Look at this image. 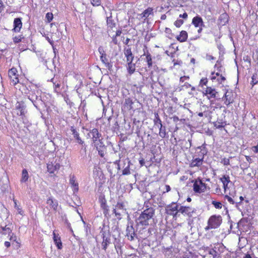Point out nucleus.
<instances>
[{"mask_svg": "<svg viewBox=\"0 0 258 258\" xmlns=\"http://www.w3.org/2000/svg\"><path fill=\"white\" fill-rule=\"evenodd\" d=\"M0 233L2 235V238L3 240H5V242H8V240L17 242L16 236H14V234L12 232L10 227L7 226L2 227L0 229Z\"/></svg>", "mask_w": 258, "mask_h": 258, "instance_id": "7ed1b4c3", "label": "nucleus"}, {"mask_svg": "<svg viewBox=\"0 0 258 258\" xmlns=\"http://www.w3.org/2000/svg\"><path fill=\"white\" fill-rule=\"evenodd\" d=\"M91 2L94 6H98L101 4L100 0H91Z\"/></svg>", "mask_w": 258, "mask_h": 258, "instance_id": "de8ad7c7", "label": "nucleus"}, {"mask_svg": "<svg viewBox=\"0 0 258 258\" xmlns=\"http://www.w3.org/2000/svg\"><path fill=\"white\" fill-rule=\"evenodd\" d=\"M117 37L116 36H113L112 37V42L115 44H117V38H116Z\"/></svg>", "mask_w": 258, "mask_h": 258, "instance_id": "69168bd1", "label": "nucleus"}, {"mask_svg": "<svg viewBox=\"0 0 258 258\" xmlns=\"http://www.w3.org/2000/svg\"><path fill=\"white\" fill-rule=\"evenodd\" d=\"M125 211V205L123 203L118 202L115 206V208L113 209V212L116 216H120L121 213Z\"/></svg>", "mask_w": 258, "mask_h": 258, "instance_id": "f8f14e48", "label": "nucleus"}, {"mask_svg": "<svg viewBox=\"0 0 258 258\" xmlns=\"http://www.w3.org/2000/svg\"><path fill=\"white\" fill-rule=\"evenodd\" d=\"M226 80V78L224 76H222V75L220 76V79H218V81L220 83H222L223 81H225Z\"/></svg>", "mask_w": 258, "mask_h": 258, "instance_id": "4d7b16f0", "label": "nucleus"}, {"mask_svg": "<svg viewBox=\"0 0 258 258\" xmlns=\"http://www.w3.org/2000/svg\"><path fill=\"white\" fill-rule=\"evenodd\" d=\"M206 58L207 60H214L215 59V57L211 55L207 54L206 56Z\"/></svg>", "mask_w": 258, "mask_h": 258, "instance_id": "603ef678", "label": "nucleus"}, {"mask_svg": "<svg viewBox=\"0 0 258 258\" xmlns=\"http://www.w3.org/2000/svg\"><path fill=\"white\" fill-rule=\"evenodd\" d=\"M25 94L37 109L40 105H43L41 92L36 85L31 84L26 86Z\"/></svg>", "mask_w": 258, "mask_h": 258, "instance_id": "f03ea898", "label": "nucleus"}, {"mask_svg": "<svg viewBox=\"0 0 258 258\" xmlns=\"http://www.w3.org/2000/svg\"><path fill=\"white\" fill-rule=\"evenodd\" d=\"M123 165L122 166V173L123 175H127L131 174L130 165L131 164V161L128 158H126L123 160Z\"/></svg>", "mask_w": 258, "mask_h": 258, "instance_id": "ddd939ff", "label": "nucleus"}, {"mask_svg": "<svg viewBox=\"0 0 258 258\" xmlns=\"http://www.w3.org/2000/svg\"><path fill=\"white\" fill-rule=\"evenodd\" d=\"M50 81L53 84L55 91L56 92H59L60 91V81L59 80H56L54 78H52Z\"/></svg>", "mask_w": 258, "mask_h": 258, "instance_id": "c756f323", "label": "nucleus"}, {"mask_svg": "<svg viewBox=\"0 0 258 258\" xmlns=\"http://www.w3.org/2000/svg\"><path fill=\"white\" fill-rule=\"evenodd\" d=\"M146 61L147 62L148 68H150L153 65L152 58L151 54L147 52L146 53Z\"/></svg>", "mask_w": 258, "mask_h": 258, "instance_id": "58836bf2", "label": "nucleus"}, {"mask_svg": "<svg viewBox=\"0 0 258 258\" xmlns=\"http://www.w3.org/2000/svg\"><path fill=\"white\" fill-rule=\"evenodd\" d=\"M158 127L159 128V136L162 138H165L166 135V127L163 126L162 124H161V125H158Z\"/></svg>", "mask_w": 258, "mask_h": 258, "instance_id": "72a5a7b5", "label": "nucleus"}, {"mask_svg": "<svg viewBox=\"0 0 258 258\" xmlns=\"http://www.w3.org/2000/svg\"><path fill=\"white\" fill-rule=\"evenodd\" d=\"M55 245L57 246V248L60 249L62 247V243H54Z\"/></svg>", "mask_w": 258, "mask_h": 258, "instance_id": "052dcab7", "label": "nucleus"}, {"mask_svg": "<svg viewBox=\"0 0 258 258\" xmlns=\"http://www.w3.org/2000/svg\"><path fill=\"white\" fill-rule=\"evenodd\" d=\"M139 163L141 165V166H143L145 164V160L143 158H142L140 160H139Z\"/></svg>", "mask_w": 258, "mask_h": 258, "instance_id": "0e129e2a", "label": "nucleus"}, {"mask_svg": "<svg viewBox=\"0 0 258 258\" xmlns=\"http://www.w3.org/2000/svg\"><path fill=\"white\" fill-rule=\"evenodd\" d=\"M17 70L13 68L9 71V76L10 78L11 82L14 86L19 83L18 75L17 74Z\"/></svg>", "mask_w": 258, "mask_h": 258, "instance_id": "9b49d317", "label": "nucleus"}, {"mask_svg": "<svg viewBox=\"0 0 258 258\" xmlns=\"http://www.w3.org/2000/svg\"><path fill=\"white\" fill-rule=\"evenodd\" d=\"M183 21L181 19H179V20H177L174 22V25L176 27L179 28L183 24Z\"/></svg>", "mask_w": 258, "mask_h": 258, "instance_id": "a18cd8bd", "label": "nucleus"}, {"mask_svg": "<svg viewBox=\"0 0 258 258\" xmlns=\"http://www.w3.org/2000/svg\"><path fill=\"white\" fill-rule=\"evenodd\" d=\"M165 32L167 34L172 35L171 30L169 28H165Z\"/></svg>", "mask_w": 258, "mask_h": 258, "instance_id": "bf43d9fd", "label": "nucleus"}, {"mask_svg": "<svg viewBox=\"0 0 258 258\" xmlns=\"http://www.w3.org/2000/svg\"><path fill=\"white\" fill-rule=\"evenodd\" d=\"M29 174L27 170L26 169H24L22 172V177L21 179V182H26L28 181L29 178Z\"/></svg>", "mask_w": 258, "mask_h": 258, "instance_id": "473e14b6", "label": "nucleus"}, {"mask_svg": "<svg viewBox=\"0 0 258 258\" xmlns=\"http://www.w3.org/2000/svg\"><path fill=\"white\" fill-rule=\"evenodd\" d=\"M176 38L180 42H185L187 38V33L185 31H181L180 34L177 36Z\"/></svg>", "mask_w": 258, "mask_h": 258, "instance_id": "c85d7f7f", "label": "nucleus"}, {"mask_svg": "<svg viewBox=\"0 0 258 258\" xmlns=\"http://www.w3.org/2000/svg\"><path fill=\"white\" fill-rule=\"evenodd\" d=\"M22 27V22L21 18H15L14 20L13 30L15 32H19Z\"/></svg>", "mask_w": 258, "mask_h": 258, "instance_id": "aec40b11", "label": "nucleus"}, {"mask_svg": "<svg viewBox=\"0 0 258 258\" xmlns=\"http://www.w3.org/2000/svg\"><path fill=\"white\" fill-rule=\"evenodd\" d=\"M124 54L126 58V62L133 61L134 55L133 54L131 48L130 47L124 48Z\"/></svg>", "mask_w": 258, "mask_h": 258, "instance_id": "412c9836", "label": "nucleus"}, {"mask_svg": "<svg viewBox=\"0 0 258 258\" xmlns=\"http://www.w3.org/2000/svg\"><path fill=\"white\" fill-rule=\"evenodd\" d=\"M214 126L217 128H221L224 127L225 125L223 124V122H220L218 121L214 122Z\"/></svg>", "mask_w": 258, "mask_h": 258, "instance_id": "79ce46f5", "label": "nucleus"}, {"mask_svg": "<svg viewBox=\"0 0 258 258\" xmlns=\"http://www.w3.org/2000/svg\"><path fill=\"white\" fill-rule=\"evenodd\" d=\"M127 70L130 74H133L136 70V64L133 63V61L127 62Z\"/></svg>", "mask_w": 258, "mask_h": 258, "instance_id": "7c9ffc66", "label": "nucleus"}, {"mask_svg": "<svg viewBox=\"0 0 258 258\" xmlns=\"http://www.w3.org/2000/svg\"><path fill=\"white\" fill-rule=\"evenodd\" d=\"M221 163L223 164L224 165H228L230 164V161L229 159L224 158L222 159Z\"/></svg>", "mask_w": 258, "mask_h": 258, "instance_id": "09e8293b", "label": "nucleus"}, {"mask_svg": "<svg viewBox=\"0 0 258 258\" xmlns=\"http://www.w3.org/2000/svg\"><path fill=\"white\" fill-rule=\"evenodd\" d=\"M179 207L176 203H172L165 207V213L169 215H172L173 217L178 216Z\"/></svg>", "mask_w": 258, "mask_h": 258, "instance_id": "423d86ee", "label": "nucleus"}, {"mask_svg": "<svg viewBox=\"0 0 258 258\" xmlns=\"http://www.w3.org/2000/svg\"><path fill=\"white\" fill-rule=\"evenodd\" d=\"M173 121H174V122H177L178 121H179V117H178V116H174L173 117Z\"/></svg>", "mask_w": 258, "mask_h": 258, "instance_id": "338daca9", "label": "nucleus"}, {"mask_svg": "<svg viewBox=\"0 0 258 258\" xmlns=\"http://www.w3.org/2000/svg\"><path fill=\"white\" fill-rule=\"evenodd\" d=\"M154 215L155 209L152 207L147 208L142 212L139 217L136 220L137 231L141 233V231L146 229L148 226L154 225Z\"/></svg>", "mask_w": 258, "mask_h": 258, "instance_id": "f257e3e1", "label": "nucleus"}, {"mask_svg": "<svg viewBox=\"0 0 258 258\" xmlns=\"http://www.w3.org/2000/svg\"><path fill=\"white\" fill-rule=\"evenodd\" d=\"M245 158H246V160L247 162H248L249 163H252V159L249 156H246Z\"/></svg>", "mask_w": 258, "mask_h": 258, "instance_id": "e2e57ef3", "label": "nucleus"}, {"mask_svg": "<svg viewBox=\"0 0 258 258\" xmlns=\"http://www.w3.org/2000/svg\"><path fill=\"white\" fill-rule=\"evenodd\" d=\"M179 211L181 214L186 215L189 218H196L199 215L196 209L190 207L181 206L179 207Z\"/></svg>", "mask_w": 258, "mask_h": 258, "instance_id": "20e7f679", "label": "nucleus"}, {"mask_svg": "<svg viewBox=\"0 0 258 258\" xmlns=\"http://www.w3.org/2000/svg\"><path fill=\"white\" fill-rule=\"evenodd\" d=\"M70 131L74 139L76 140V142L79 145H82L83 146H85V144L84 141L82 140L81 138L80 137L78 131L74 126H71Z\"/></svg>", "mask_w": 258, "mask_h": 258, "instance_id": "9d476101", "label": "nucleus"}, {"mask_svg": "<svg viewBox=\"0 0 258 258\" xmlns=\"http://www.w3.org/2000/svg\"><path fill=\"white\" fill-rule=\"evenodd\" d=\"M203 93L204 95H207L208 99H210L211 98H215L216 97L217 92L215 89L211 87H207Z\"/></svg>", "mask_w": 258, "mask_h": 258, "instance_id": "f3484780", "label": "nucleus"}, {"mask_svg": "<svg viewBox=\"0 0 258 258\" xmlns=\"http://www.w3.org/2000/svg\"><path fill=\"white\" fill-rule=\"evenodd\" d=\"M203 158H196L194 159L189 164L190 167H200L203 163Z\"/></svg>", "mask_w": 258, "mask_h": 258, "instance_id": "bb28decb", "label": "nucleus"}, {"mask_svg": "<svg viewBox=\"0 0 258 258\" xmlns=\"http://www.w3.org/2000/svg\"><path fill=\"white\" fill-rule=\"evenodd\" d=\"M121 30H118L117 31H116V34H115V36L116 37H117V36H119L121 34Z\"/></svg>", "mask_w": 258, "mask_h": 258, "instance_id": "774afa93", "label": "nucleus"}, {"mask_svg": "<svg viewBox=\"0 0 258 258\" xmlns=\"http://www.w3.org/2000/svg\"><path fill=\"white\" fill-rule=\"evenodd\" d=\"M225 199H227L228 201L231 204H234L237 202H235V201L230 196L228 195H225L224 197Z\"/></svg>", "mask_w": 258, "mask_h": 258, "instance_id": "49530a36", "label": "nucleus"}, {"mask_svg": "<svg viewBox=\"0 0 258 258\" xmlns=\"http://www.w3.org/2000/svg\"><path fill=\"white\" fill-rule=\"evenodd\" d=\"M98 51L100 54V56L104 55V54H106V53L105 52L102 46H100L98 48Z\"/></svg>", "mask_w": 258, "mask_h": 258, "instance_id": "3c124183", "label": "nucleus"}, {"mask_svg": "<svg viewBox=\"0 0 258 258\" xmlns=\"http://www.w3.org/2000/svg\"><path fill=\"white\" fill-rule=\"evenodd\" d=\"M100 60L109 71L112 70V64L109 62L108 57H107L106 54H104V55L100 56Z\"/></svg>", "mask_w": 258, "mask_h": 258, "instance_id": "b1692460", "label": "nucleus"}, {"mask_svg": "<svg viewBox=\"0 0 258 258\" xmlns=\"http://www.w3.org/2000/svg\"><path fill=\"white\" fill-rule=\"evenodd\" d=\"M88 136L92 139L94 144L100 142L103 140L101 134L96 128L90 130L88 133Z\"/></svg>", "mask_w": 258, "mask_h": 258, "instance_id": "0eeeda50", "label": "nucleus"}, {"mask_svg": "<svg viewBox=\"0 0 258 258\" xmlns=\"http://www.w3.org/2000/svg\"><path fill=\"white\" fill-rule=\"evenodd\" d=\"M207 83L208 79L206 78H203L200 80L199 85L203 87V86H206Z\"/></svg>", "mask_w": 258, "mask_h": 258, "instance_id": "37998d69", "label": "nucleus"}, {"mask_svg": "<svg viewBox=\"0 0 258 258\" xmlns=\"http://www.w3.org/2000/svg\"><path fill=\"white\" fill-rule=\"evenodd\" d=\"M53 14L51 13H47L46 14V19H47L48 22H50L53 19Z\"/></svg>", "mask_w": 258, "mask_h": 258, "instance_id": "c03bdc74", "label": "nucleus"}, {"mask_svg": "<svg viewBox=\"0 0 258 258\" xmlns=\"http://www.w3.org/2000/svg\"><path fill=\"white\" fill-rule=\"evenodd\" d=\"M212 204L214 206L216 209H221L222 207V204L220 202L213 201Z\"/></svg>", "mask_w": 258, "mask_h": 258, "instance_id": "a19ab883", "label": "nucleus"}, {"mask_svg": "<svg viewBox=\"0 0 258 258\" xmlns=\"http://www.w3.org/2000/svg\"><path fill=\"white\" fill-rule=\"evenodd\" d=\"M220 180L222 182L224 191L226 192V190L229 188V184H232L230 180V177L228 175H224L220 178Z\"/></svg>", "mask_w": 258, "mask_h": 258, "instance_id": "2eb2a0df", "label": "nucleus"}, {"mask_svg": "<svg viewBox=\"0 0 258 258\" xmlns=\"http://www.w3.org/2000/svg\"><path fill=\"white\" fill-rule=\"evenodd\" d=\"M219 20L220 22L223 23V25L225 24L227 22H228V15L226 13H223L221 14L219 17Z\"/></svg>", "mask_w": 258, "mask_h": 258, "instance_id": "c9c22d12", "label": "nucleus"}, {"mask_svg": "<svg viewBox=\"0 0 258 258\" xmlns=\"http://www.w3.org/2000/svg\"><path fill=\"white\" fill-rule=\"evenodd\" d=\"M135 236V232L133 225L131 223V225H128L126 229V236L128 240L132 241L134 240Z\"/></svg>", "mask_w": 258, "mask_h": 258, "instance_id": "4468645a", "label": "nucleus"}, {"mask_svg": "<svg viewBox=\"0 0 258 258\" xmlns=\"http://www.w3.org/2000/svg\"><path fill=\"white\" fill-rule=\"evenodd\" d=\"M250 84L252 87L254 85L258 84V70L253 74Z\"/></svg>", "mask_w": 258, "mask_h": 258, "instance_id": "2f4dec72", "label": "nucleus"}, {"mask_svg": "<svg viewBox=\"0 0 258 258\" xmlns=\"http://www.w3.org/2000/svg\"><path fill=\"white\" fill-rule=\"evenodd\" d=\"M173 62H174V66L177 64L181 65L182 63V61L181 60H175L174 59L173 60Z\"/></svg>", "mask_w": 258, "mask_h": 258, "instance_id": "13d9d810", "label": "nucleus"}, {"mask_svg": "<svg viewBox=\"0 0 258 258\" xmlns=\"http://www.w3.org/2000/svg\"><path fill=\"white\" fill-rule=\"evenodd\" d=\"M153 13V9L151 8H148L145 10L141 14L142 17L147 18L150 15Z\"/></svg>", "mask_w": 258, "mask_h": 258, "instance_id": "4c0bfd02", "label": "nucleus"}, {"mask_svg": "<svg viewBox=\"0 0 258 258\" xmlns=\"http://www.w3.org/2000/svg\"><path fill=\"white\" fill-rule=\"evenodd\" d=\"M191 24L196 27H202L204 26V23L203 22L202 18L197 15L194 17L192 19Z\"/></svg>", "mask_w": 258, "mask_h": 258, "instance_id": "a211bd4d", "label": "nucleus"}, {"mask_svg": "<svg viewBox=\"0 0 258 258\" xmlns=\"http://www.w3.org/2000/svg\"><path fill=\"white\" fill-rule=\"evenodd\" d=\"M222 222V217L221 216H212L208 220V226L206 229L216 228L218 227Z\"/></svg>", "mask_w": 258, "mask_h": 258, "instance_id": "39448f33", "label": "nucleus"}, {"mask_svg": "<svg viewBox=\"0 0 258 258\" xmlns=\"http://www.w3.org/2000/svg\"><path fill=\"white\" fill-rule=\"evenodd\" d=\"M46 203L54 211H57L58 207V202L56 200L53 199L52 198H49L47 200Z\"/></svg>", "mask_w": 258, "mask_h": 258, "instance_id": "393cba45", "label": "nucleus"}, {"mask_svg": "<svg viewBox=\"0 0 258 258\" xmlns=\"http://www.w3.org/2000/svg\"><path fill=\"white\" fill-rule=\"evenodd\" d=\"M180 18H182L183 19H186L187 18V14L186 12L184 13L183 14H180L179 15Z\"/></svg>", "mask_w": 258, "mask_h": 258, "instance_id": "680f3d73", "label": "nucleus"}, {"mask_svg": "<svg viewBox=\"0 0 258 258\" xmlns=\"http://www.w3.org/2000/svg\"><path fill=\"white\" fill-rule=\"evenodd\" d=\"M252 150L255 153H258V143L256 146L252 147Z\"/></svg>", "mask_w": 258, "mask_h": 258, "instance_id": "6e6d98bb", "label": "nucleus"}, {"mask_svg": "<svg viewBox=\"0 0 258 258\" xmlns=\"http://www.w3.org/2000/svg\"><path fill=\"white\" fill-rule=\"evenodd\" d=\"M206 184L203 182L199 178L196 179L193 185V189L195 192L201 193L205 191Z\"/></svg>", "mask_w": 258, "mask_h": 258, "instance_id": "6e6552de", "label": "nucleus"}, {"mask_svg": "<svg viewBox=\"0 0 258 258\" xmlns=\"http://www.w3.org/2000/svg\"><path fill=\"white\" fill-rule=\"evenodd\" d=\"M223 100L224 101L225 104H226L227 106L229 105L231 103H232L234 101V97L232 92L227 91L225 93Z\"/></svg>", "mask_w": 258, "mask_h": 258, "instance_id": "dca6fc26", "label": "nucleus"}, {"mask_svg": "<svg viewBox=\"0 0 258 258\" xmlns=\"http://www.w3.org/2000/svg\"><path fill=\"white\" fill-rule=\"evenodd\" d=\"M2 245H0V247H3V248H5V249H7L11 246V243H1Z\"/></svg>", "mask_w": 258, "mask_h": 258, "instance_id": "8fccbe9b", "label": "nucleus"}, {"mask_svg": "<svg viewBox=\"0 0 258 258\" xmlns=\"http://www.w3.org/2000/svg\"><path fill=\"white\" fill-rule=\"evenodd\" d=\"M16 108L18 110L17 114L23 116L26 113V106L20 102H17L16 104Z\"/></svg>", "mask_w": 258, "mask_h": 258, "instance_id": "4be33fe9", "label": "nucleus"}, {"mask_svg": "<svg viewBox=\"0 0 258 258\" xmlns=\"http://www.w3.org/2000/svg\"><path fill=\"white\" fill-rule=\"evenodd\" d=\"M94 146L98 151L99 155L103 158L106 153V147L104 144L103 141L94 144Z\"/></svg>", "mask_w": 258, "mask_h": 258, "instance_id": "1a4fd4ad", "label": "nucleus"}, {"mask_svg": "<svg viewBox=\"0 0 258 258\" xmlns=\"http://www.w3.org/2000/svg\"><path fill=\"white\" fill-rule=\"evenodd\" d=\"M59 167L60 165L57 163H56L55 165H53L52 163H48L47 166V171L50 173H54L55 171L58 170L59 169Z\"/></svg>", "mask_w": 258, "mask_h": 258, "instance_id": "cd10ccee", "label": "nucleus"}, {"mask_svg": "<svg viewBox=\"0 0 258 258\" xmlns=\"http://www.w3.org/2000/svg\"><path fill=\"white\" fill-rule=\"evenodd\" d=\"M99 201L100 203V207L103 210V213L105 216H106L108 214L109 212V208L107 205L106 201L105 198L99 199Z\"/></svg>", "mask_w": 258, "mask_h": 258, "instance_id": "5701e85b", "label": "nucleus"}, {"mask_svg": "<svg viewBox=\"0 0 258 258\" xmlns=\"http://www.w3.org/2000/svg\"><path fill=\"white\" fill-rule=\"evenodd\" d=\"M154 118L153 119V122L155 125L158 126V125H161L162 123V121L159 117V115L157 112L154 113Z\"/></svg>", "mask_w": 258, "mask_h": 258, "instance_id": "f704fd0d", "label": "nucleus"}, {"mask_svg": "<svg viewBox=\"0 0 258 258\" xmlns=\"http://www.w3.org/2000/svg\"><path fill=\"white\" fill-rule=\"evenodd\" d=\"M136 101V99H135V101H134L133 99L130 97L125 98L123 103L124 108H126L127 110L134 109L133 105Z\"/></svg>", "mask_w": 258, "mask_h": 258, "instance_id": "6ab92c4d", "label": "nucleus"}, {"mask_svg": "<svg viewBox=\"0 0 258 258\" xmlns=\"http://www.w3.org/2000/svg\"><path fill=\"white\" fill-rule=\"evenodd\" d=\"M53 240L54 242H57L58 240H60V237H58V235H56L54 232H53Z\"/></svg>", "mask_w": 258, "mask_h": 258, "instance_id": "864d4df0", "label": "nucleus"}, {"mask_svg": "<svg viewBox=\"0 0 258 258\" xmlns=\"http://www.w3.org/2000/svg\"><path fill=\"white\" fill-rule=\"evenodd\" d=\"M107 24L110 28L115 27V23L114 22L111 16L107 18Z\"/></svg>", "mask_w": 258, "mask_h": 258, "instance_id": "ea45409f", "label": "nucleus"}, {"mask_svg": "<svg viewBox=\"0 0 258 258\" xmlns=\"http://www.w3.org/2000/svg\"><path fill=\"white\" fill-rule=\"evenodd\" d=\"M198 148L200 149L201 150V151H200L201 155L200 156H201L202 157H203L204 158V156L205 155H207V154L208 153L207 149L206 148V145L203 144L201 146L199 147Z\"/></svg>", "mask_w": 258, "mask_h": 258, "instance_id": "e433bc0d", "label": "nucleus"}, {"mask_svg": "<svg viewBox=\"0 0 258 258\" xmlns=\"http://www.w3.org/2000/svg\"><path fill=\"white\" fill-rule=\"evenodd\" d=\"M70 184L73 188V191L74 192H77L79 190V185L78 182L76 181V178L74 175L71 176L70 179Z\"/></svg>", "mask_w": 258, "mask_h": 258, "instance_id": "a878e982", "label": "nucleus"}, {"mask_svg": "<svg viewBox=\"0 0 258 258\" xmlns=\"http://www.w3.org/2000/svg\"><path fill=\"white\" fill-rule=\"evenodd\" d=\"M188 142H186V149H188V148H190V147L191 146V139H188Z\"/></svg>", "mask_w": 258, "mask_h": 258, "instance_id": "5fc2aeb1", "label": "nucleus"}]
</instances>
